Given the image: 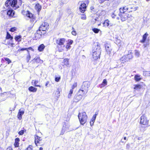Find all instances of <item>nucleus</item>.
<instances>
[{"mask_svg": "<svg viewBox=\"0 0 150 150\" xmlns=\"http://www.w3.org/2000/svg\"><path fill=\"white\" fill-rule=\"evenodd\" d=\"M49 25L47 22H44L39 27L38 29V38H40L42 35L46 33L45 30L49 28Z\"/></svg>", "mask_w": 150, "mask_h": 150, "instance_id": "nucleus-1", "label": "nucleus"}, {"mask_svg": "<svg viewBox=\"0 0 150 150\" xmlns=\"http://www.w3.org/2000/svg\"><path fill=\"white\" fill-rule=\"evenodd\" d=\"M90 85L89 81H85L83 82L81 88L79 90V92H82L83 93H86L88 90V88Z\"/></svg>", "mask_w": 150, "mask_h": 150, "instance_id": "nucleus-2", "label": "nucleus"}, {"mask_svg": "<svg viewBox=\"0 0 150 150\" xmlns=\"http://www.w3.org/2000/svg\"><path fill=\"white\" fill-rule=\"evenodd\" d=\"M78 117L81 125H83L86 122L87 116L85 112L79 113L78 115Z\"/></svg>", "mask_w": 150, "mask_h": 150, "instance_id": "nucleus-3", "label": "nucleus"}, {"mask_svg": "<svg viewBox=\"0 0 150 150\" xmlns=\"http://www.w3.org/2000/svg\"><path fill=\"white\" fill-rule=\"evenodd\" d=\"M17 3V0H13L12 1L11 0H8L6 1L5 5L6 7H8L9 5H11L12 7H15L14 9H16L19 7V6H17V7L16 6Z\"/></svg>", "mask_w": 150, "mask_h": 150, "instance_id": "nucleus-4", "label": "nucleus"}, {"mask_svg": "<svg viewBox=\"0 0 150 150\" xmlns=\"http://www.w3.org/2000/svg\"><path fill=\"white\" fill-rule=\"evenodd\" d=\"M69 125L68 122H67V123L64 122L63 125L62 130L60 134V135H63L66 131H67V132L69 131Z\"/></svg>", "mask_w": 150, "mask_h": 150, "instance_id": "nucleus-5", "label": "nucleus"}, {"mask_svg": "<svg viewBox=\"0 0 150 150\" xmlns=\"http://www.w3.org/2000/svg\"><path fill=\"white\" fill-rule=\"evenodd\" d=\"M84 94V93H83L82 92L80 93L79 91L78 93L74 96V101L75 102H78L82 99Z\"/></svg>", "mask_w": 150, "mask_h": 150, "instance_id": "nucleus-6", "label": "nucleus"}, {"mask_svg": "<svg viewBox=\"0 0 150 150\" xmlns=\"http://www.w3.org/2000/svg\"><path fill=\"white\" fill-rule=\"evenodd\" d=\"M148 123V121L146 119V117L145 115H143L141 117L140 123L144 125L147 124Z\"/></svg>", "mask_w": 150, "mask_h": 150, "instance_id": "nucleus-7", "label": "nucleus"}, {"mask_svg": "<svg viewBox=\"0 0 150 150\" xmlns=\"http://www.w3.org/2000/svg\"><path fill=\"white\" fill-rule=\"evenodd\" d=\"M93 50V51H95V52L97 53V51H100V54L101 50L99 46V44L98 43H96L95 44Z\"/></svg>", "mask_w": 150, "mask_h": 150, "instance_id": "nucleus-8", "label": "nucleus"}, {"mask_svg": "<svg viewBox=\"0 0 150 150\" xmlns=\"http://www.w3.org/2000/svg\"><path fill=\"white\" fill-rule=\"evenodd\" d=\"M86 4L84 3H81L79 8L80 11L82 13H84L86 10Z\"/></svg>", "mask_w": 150, "mask_h": 150, "instance_id": "nucleus-9", "label": "nucleus"}, {"mask_svg": "<svg viewBox=\"0 0 150 150\" xmlns=\"http://www.w3.org/2000/svg\"><path fill=\"white\" fill-rule=\"evenodd\" d=\"M65 41V40L64 38H58L56 40V42L57 45L61 46L64 45Z\"/></svg>", "mask_w": 150, "mask_h": 150, "instance_id": "nucleus-10", "label": "nucleus"}, {"mask_svg": "<svg viewBox=\"0 0 150 150\" xmlns=\"http://www.w3.org/2000/svg\"><path fill=\"white\" fill-rule=\"evenodd\" d=\"M93 57L94 60H96L100 57V51H97V53L95 52V51H93Z\"/></svg>", "mask_w": 150, "mask_h": 150, "instance_id": "nucleus-11", "label": "nucleus"}, {"mask_svg": "<svg viewBox=\"0 0 150 150\" xmlns=\"http://www.w3.org/2000/svg\"><path fill=\"white\" fill-rule=\"evenodd\" d=\"M119 15L120 16L121 20L122 21H125L127 18L128 16L127 14L123 13L121 15V14L119 13Z\"/></svg>", "mask_w": 150, "mask_h": 150, "instance_id": "nucleus-12", "label": "nucleus"}, {"mask_svg": "<svg viewBox=\"0 0 150 150\" xmlns=\"http://www.w3.org/2000/svg\"><path fill=\"white\" fill-rule=\"evenodd\" d=\"M105 47L108 54H110L112 51V49L111 48L110 45L108 44H106L105 45Z\"/></svg>", "mask_w": 150, "mask_h": 150, "instance_id": "nucleus-13", "label": "nucleus"}, {"mask_svg": "<svg viewBox=\"0 0 150 150\" xmlns=\"http://www.w3.org/2000/svg\"><path fill=\"white\" fill-rule=\"evenodd\" d=\"M129 53L125 55L128 61L129 59H132L133 57V53L131 52V51H129L128 52Z\"/></svg>", "mask_w": 150, "mask_h": 150, "instance_id": "nucleus-14", "label": "nucleus"}, {"mask_svg": "<svg viewBox=\"0 0 150 150\" xmlns=\"http://www.w3.org/2000/svg\"><path fill=\"white\" fill-rule=\"evenodd\" d=\"M148 35V34L146 33L142 37V39L140 41V42L142 43H144L146 41L147 37Z\"/></svg>", "mask_w": 150, "mask_h": 150, "instance_id": "nucleus-15", "label": "nucleus"}, {"mask_svg": "<svg viewBox=\"0 0 150 150\" xmlns=\"http://www.w3.org/2000/svg\"><path fill=\"white\" fill-rule=\"evenodd\" d=\"M24 113V111L23 110L21 109L19 110V111L18 113L17 116L19 120H20L21 119L22 115Z\"/></svg>", "mask_w": 150, "mask_h": 150, "instance_id": "nucleus-16", "label": "nucleus"}, {"mask_svg": "<svg viewBox=\"0 0 150 150\" xmlns=\"http://www.w3.org/2000/svg\"><path fill=\"white\" fill-rule=\"evenodd\" d=\"M97 115V114H95L93 116V117L90 122V125L91 126L93 125V124L96 120Z\"/></svg>", "mask_w": 150, "mask_h": 150, "instance_id": "nucleus-17", "label": "nucleus"}, {"mask_svg": "<svg viewBox=\"0 0 150 150\" xmlns=\"http://www.w3.org/2000/svg\"><path fill=\"white\" fill-rule=\"evenodd\" d=\"M107 84V80L106 79H104L103 80L102 83L100 85L99 87L100 88H102L103 87H105Z\"/></svg>", "mask_w": 150, "mask_h": 150, "instance_id": "nucleus-18", "label": "nucleus"}, {"mask_svg": "<svg viewBox=\"0 0 150 150\" xmlns=\"http://www.w3.org/2000/svg\"><path fill=\"white\" fill-rule=\"evenodd\" d=\"M7 14L10 16H13L14 14V12L13 10H9L8 11Z\"/></svg>", "mask_w": 150, "mask_h": 150, "instance_id": "nucleus-19", "label": "nucleus"}, {"mask_svg": "<svg viewBox=\"0 0 150 150\" xmlns=\"http://www.w3.org/2000/svg\"><path fill=\"white\" fill-rule=\"evenodd\" d=\"M45 47V46L43 44H42L40 45L38 47V51L40 52L42 51Z\"/></svg>", "mask_w": 150, "mask_h": 150, "instance_id": "nucleus-20", "label": "nucleus"}, {"mask_svg": "<svg viewBox=\"0 0 150 150\" xmlns=\"http://www.w3.org/2000/svg\"><path fill=\"white\" fill-rule=\"evenodd\" d=\"M125 55L123 56L120 59V61L122 63H124L128 61Z\"/></svg>", "mask_w": 150, "mask_h": 150, "instance_id": "nucleus-21", "label": "nucleus"}, {"mask_svg": "<svg viewBox=\"0 0 150 150\" xmlns=\"http://www.w3.org/2000/svg\"><path fill=\"white\" fill-rule=\"evenodd\" d=\"M28 90L31 92H35L37 90V88H35L34 87L31 86L29 87Z\"/></svg>", "mask_w": 150, "mask_h": 150, "instance_id": "nucleus-22", "label": "nucleus"}, {"mask_svg": "<svg viewBox=\"0 0 150 150\" xmlns=\"http://www.w3.org/2000/svg\"><path fill=\"white\" fill-rule=\"evenodd\" d=\"M26 16L29 18H32L33 17V15L32 13H30L29 11H26Z\"/></svg>", "mask_w": 150, "mask_h": 150, "instance_id": "nucleus-23", "label": "nucleus"}, {"mask_svg": "<svg viewBox=\"0 0 150 150\" xmlns=\"http://www.w3.org/2000/svg\"><path fill=\"white\" fill-rule=\"evenodd\" d=\"M109 21L108 20H105L103 23L105 27H107L110 25V26H111L112 25L109 23Z\"/></svg>", "mask_w": 150, "mask_h": 150, "instance_id": "nucleus-24", "label": "nucleus"}, {"mask_svg": "<svg viewBox=\"0 0 150 150\" xmlns=\"http://www.w3.org/2000/svg\"><path fill=\"white\" fill-rule=\"evenodd\" d=\"M19 141V139L18 138H16L15 139L14 146L15 147H18L19 146L18 142Z\"/></svg>", "mask_w": 150, "mask_h": 150, "instance_id": "nucleus-25", "label": "nucleus"}, {"mask_svg": "<svg viewBox=\"0 0 150 150\" xmlns=\"http://www.w3.org/2000/svg\"><path fill=\"white\" fill-rule=\"evenodd\" d=\"M134 79L136 81H139L141 79L140 76L137 75H136L134 76Z\"/></svg>", "mask_w": 150, "mask_h": 150, "instance_id": "nucleus-26", "label": "nucleus"}, {"mask_svg": "<svg viewBox=\"0 0 150 150\" xmlns=\"http://www.w3.org/2000/svg\"><path fill=\"white\" fill-rule=\"evenodd\" d=\"M21 35H17L15 36V39L16 41H17L18 42H20L21 41Z\"/></svg>", "mask_w": 150, "mask_h": 150, "instance_id": "nucleus-27", "label": "nucleus"}, {"mask_svg": "<svg viewBox=\"0 0 150 150\" xmlns=\"http://www.w3.org/2000/svg\"><path fill=\"white\" fill-rule=\"evenodd\" d=\"M64 64L67 67H68L69 65V59H65L64 60Z\"/></svg>", "mask_w": 150, "mask_h": 150, "instance_id": "nucleus-28", "label": "nucleus"}, {"mask_svg": "<svg viewBox=\"0 0 150 150\" xmlns=\"http://www.w3.org/2000/svg\"><path fill=\"white\" fill-rule=\"evenodd\" d=\"M143 74L145 76H150V71H144Z\"/></svg>", "mask_w": 150, "mask_h": 150, "instance_id": "nucleus-29", "label": "nucleus"}, {"mask_svg": "<svg viewBox=\"0 0 150 150\" xmlns=\"http://www.w3.org/2000/svg\"><path fill=\"white\" fill-rule=\"evenodd\" d=\"M61 89L59 88H58L55 92V95L57 97L60 96V92Z\"/></svg>", "mask_w": 150, "mask_h": 150, "instance_id": "nucleus-30", "label": "nucleus"}, {"mask_svg": "<svg viewBox=\"0 0 150 150\" xmlns=\"http://www.w3.org/2000/svg\"><path fill=\"white\" fill-rule=\"evenodd\" d=\"M115 43L116 44H119L121 42V40L118 39V37H115Z\"/></svg>", "mask_w": 150, "mask_h": 150, "instance_id": "nucleus-31", "label": "nucleus"}, {"mask_svg": "<svg viewBox=\"0 0 150 150\" xmlns=\"http://www.w3.org/2000/svg\"><path fill=\"white\" fill-rule=\"evenodd\" d=\"M93 31L95 33H98L100 31V30L97 28H93L92 29Z\"/></svg>", "mask_w": 150, "mask_h": 150, "instance_id": "nucleus-32", "label": "nucleus"}, {"mask_svg": "<svg viewBox=\"0 0 150 150\" xmlns=\"http://www.w3.org/2000/svg\"><path fill=\"white\" fill-rule=\"evenodd\" d=\"M7 39H11V40L13 39V37L11 35L8 33H7V35L6 36Z\"/></svg>", "mask_w": 150, "mask_h": 150, "instance_id": "nucleus-33", "label": "nucleus"}, {"mask_svg": "<svg viewBox=\"0 0 150 150\" xmlns=\"http://www.w3.org/2000/svg\"><path fill=\"white\" fill-rule=\"evenodd\" d=\"M117 15L116 11H115L114 12L112 13L111 16L112 18H115V17Z\"/></svg>", "mask_w": 150, "mask_h": 150, "instance_id": "nucleus-34", "label": "nucleus"}, {"mask_svg": "<svg viewBox=\"0 0 150 150\" xmlns=\"http://www.w3.org/2000/svg\"><path fill=\"white\" fill-rule=\"evenodd\" d=\"M135 55L137 57H139L140 55L139 52L137 50L135 51Z\"/></svg>", "mask_w": 150, "mask_h": 150, "instance_id": "nucleus-35", "label": "nucleus"}, {"mask_svg": "<svg viewBox=\"0 0 150 150\" xmlns=\"http://www.w3.org/2000/svg\"><path fill=\"white\" fill-rule=\"evenodd\" d=\"M73 90L72 89H71L70 90L69 93L68 95V97L69 98H70L71 97L72 94L73 93Z\"/></svg>", "mask_w": 150, "mask_h": 150, "instance_id": "nucleus-36", "label": "nucleus"}, {"mask_svg": "<svg viewBox=\"0 0 150 150\" xmlns=\"http://www.w3.org/2000/svg\"><path fill=\"white\" fill-rule=\"evenodd\" d=\"M38 83V81H35L34 80L33 81L32 83L33 85H34L36 86H38V85H37V83Z\"/></svg>", "mask_w": 150, "mask_h": 150, "instance_id": "nucleus-37", "label": "nucleus"}, {"mask_svg": "<svg viewBox=\"0 0 150 150\" xmlns=\"http://www.w3.org/2000/svg\"><path fill=\"white\" fill-rule=\"evenodd\" d=\"M141 88V86L139 84L136 85L134 86V89H137L138 88Z\"/></svg>", "mask_w": 150, "mask_h": 150, "instance_id": "nucleus-38", "label": "nucleus"}, {"mask_svg": "<svg viewBox=\"0 0 150 150\" xmlns=\"http://www.w3.org/2000/svg\"><path fill=\"white\" fill-rule=\"evenodd\" d=\"M72 30H73L72 31V34L74 35H76V31L74 30V28L72 27Z\"/></svg>", "mask_w": 150, "mask_h": 150, "instance_id": "nucleus-39", "label": "nucleus"}, {"mask_svg": "<svg viewBox=\"0 0 150 150\" xmlns=\"http://www.w3.org/2000/svg\"><path fill=\"white\" fill-rule=\"evenodd\" d=\"M119 11L120 13H119L121 14V15L122 13H125L124 10H123L122 8H120L119 9Z\"/></svg>", "mask_w": 150, "mask_h": 150, "instance_id": "nucleus-40", "label": "nucleus"}, {"mask_svg": "<svg viewBox=\"0 0 150 150\" xmlns=\"http://www.w3.org/2000/svg\"><path fill=\"white\" fill-rule=\"evenodd\" d=\"M38 136L35 135V143L36 145V146H37V144L38 143Z\"/></svg>", "mask_w": 150, "mask_h": 150, "instance_id": "nucleus-41", "label": "nucleus"}, {"mask_svg": "<svg viewBox=\"0 0 150 150\" xmlns=\"http://www.w3.org/2000/svg\"><path fill=\"white\" fill-rule=\"evenodd\" d=\"M122 8L124 10V12H125L127 11L129 9V7H128L127 6H125L124 7H123Z\"/></svg>", "mask_w": 150, "mask_h": 150, "instance_id": "nucleus-42", "label": "nucleus"}, {"mask_svg": "<svg viewBox=\"0 0 150 150\" xmlns=\"http://www.w3.org/2000/svg\"><path fill=\"white\" fill-rule=\"evenodd\" d=\"M30 54H28L27 55V57L26 59L27 60V62H28L29 60H30Z\"/></svg>", "mask_w": 150, "mask_h": 150, "instance_id": "nucleus-43", "label": "nucleus"}, {"mask_svg": "<svg viewBox=\"0 0 150 150\" xmlns=\"http://www.w3.org/2000/svg\"><path fill=\"white\" fill-rule=\"evenodd\" d=\"M42 8V7L41 5L38 4V15L39 14V12L40 11Z\"/></svg>", "mask_w": 150, "mask_h": 150, "instance_id": "nucleus-44", "label": "nucleus"}, {"mask_svg": "<svg viewBox=\"0 0 150 150\" xmlns=\"http://www.w3.org/2000/svg\"><path fill=\"white\" fill-rule=\"evenodd\" d=\"M25 50H27V51L28 52H29V51H28V49L27 48H21L20 49H19L18 50V51H23Z\"/></svg>", "mask_w": 150, "mask_h": 150, "instance_id": "nucleus-45", "label": "nucleus"}, {"mask_svg": "<svg viewBox=\"0 0 150 150\" xmlns=\"http://www.w3.org/2000/svg\"><path fill=\"white\" fill-rule=\"evenodd\" d=\"M5 59L6 61H7V62H8V64H9L11 62V61L10 60V59H9L8 58H5Z\"/></svg>", "mask_w": 150, "mask_h": 150, "instance_id": "nucleus-46", "label": "nucleus"}, {"mask_svg": "<svg viewBox=\"0 0 150 150\" xmlns=\"http://www.w3.org/2000/svg\"><path fill=\"white\" fill-rule=\"evenodd\" d=\"M60 79V77H55V80L56 81L58 82L59 81Z\"/></svg>", "mask_w": 150, "mask_h": 150, "instance_id": "nucleus-47", "label": "nucleus"}, {"mask_svg": "<svg viewBox=\"0 0 150 150\" xmlns=\"http://www.w3.org/2000/svg\"><path fill=\"white\" fill-rule=\"evenodd\" d=\"M41 140H42V139L41 138V137L38 136V145L39 144L40 145H42L43 144H40L39 142V141H41Z\"/></svg>", "mask_w": 150, "mask_h": 150, "instance_id": "nucleus-48", "label": "nucleus"}, {"mask_svg": "<svg viewBox=\"0 0 150 150\" xmlns=\"http://www.w3.org/2000/svg\"><path fill=\"white\" fill-rule=\"evenodd\" d=\"M16 29V28L15 27H13L11 28L10 30V31L11 32H13Z\"/></svg>", "mask_w": 150, "mask_h": 150, "instance_id": "nucleus-49", "label": "nucleus"}, {"mask_svg": "<svg viewBox=\"0 0 150 150\" xmlns=\"http://www.w3.org/2000/svg\"><path fill=\"white\" fill-rule=\"evenodd\" d=\"M68 42L67 43L70 45H71L73 43V41L72 40H68Z\"/></svg>", "mask_w": 150, "mask_h": 150, "instance_id": "nucleus-50", "label": "nucleus"}, {"mask_svg": "<svg viewBox=\"0 0 150 150\" xmlns=\"http://www.w3.org/2000/svg\"><path fill=\"white\" fill-rule=\"evenodd\" d=\"M71 47L70 45L69 44L67 43V45L66 46V48L67 49H70Z\"/></svg>", "mask_w": 150, "mask_h": 150, "instance_id": "nucleus-51", "label": "nucleus"}, {"mask_svg": "<svg viewBox=\"0 0 150 150\" xmlns=\"http://www.w3.org/2000/svg\"><path fill=\"white\" fill-rule=\"evenodd\" d=\"M24 134V131L23 130H21L18 132V134L20 135H22Z\"/></svg>", "mask_w": 150, "mask_h": 150, "instance_id": "nucleus-52", "label": "nucleus"}, {"mask_svg": "<svg viewBox=\"0 0 150 150\" xmlns=\"http://www.w3.org/2000/svg\"><path fill=\"white\" fill-rule=\"evenodd\" d=\"M77 86V84L76 83H75L72 86V89H73L75 87H76Z\"/></svg>", "mask_w": 150, "mask_h": 150, "instance_id": "nucleus-53", "label": "nucleus"}, {"mask_svg": "<svg viewBox=\"0 0 150 150\" xmlns=\"http://www.w3.org/2000/svg\"><path fill=\"white\" fill-rule=\"evenodd\" d=\"M32 146H29V147H28L25 150H32Z\"/></svg>", "mask_w": 150, "mask_h": 150, "instance_id": "nucleus-54", "label": "nucleus"}, {"mask_svg": "<svg viewBox=\"0 0 150 150\" xmlns=\"http://www.w3.org/2000/svg\"><path fill=\"white\" fill-rule=\"evenodd\" d=\"M17 3L18 2V4L20 5H21L22 4V0H17Z\"/></svg>", "mask_w": 150, "mask_h": 150, "instance_id": "nucleus-55", "label": "nucleus"}, {"mask_svg": "<svg viewBox=\"0 0 150 150\" xmlns=\"http://www.w3.org/2000/svg\"><path fill=\"white\" fill-rule=\"evenodd\" d=\"M81 18L83 20H86V17L85 16H83L81 17Z\"/></svg>", "mask_w": 150, "mask_h": 150, "instance_id": "nucleus-56", "label": "nucleus"}, {"mask_svg": "<svg viewBox=\"0 0 150 150\" xmlns=\"http://www.w3.org/2000/svg\"><path fill=\"white\" fill-rule=\"evenodd\" d=\"M38 62H40V63H43V61L40 59L38 57Z\"/></svg>", "mask_w": 150, "mask_h": 150, "instance_id": "nucleus-57", "label": "nucleus"}, {"mask_svg": "<svg viewBox=\"0 0 150 150\" xmlns=\"http://www.w3.org/2000/svg\"><path fill=\"white\" fill-rule=\"evenodd\" d=\"M138 7L137 6V7H134V8H133V10L134 11H136L137 10V9H138Z\"/></svg>", "mask_w": 150, "mask_h": 150, "instance_id": "nucleus-58", "label": "nucleus"}, {"mask_svg": "<svg viewBox=\"0 0 150 150\" xmlns=\"http://www.w3.org/2000/svg\"><path fill=\"white\" fill-rule=\"evenodd\" d=\"M148 45V44L147 43H146V44H144V45H143V46H144V48H145V47H146L147 46V45Z\"/></svg>", "mask_w": 150, "mask_h": 150, "instance_id": "nucleus-59", "label": "nucleus"}, {"mask_svg": "<svg viewBox=\"0 0 150 150\" xmlns=\"http://www.w3.org/2000/svg\"><path fill=\"white\" fill-rule=\"evenodd\" d=\"M6 150H12V149L11 147H10L7 148Z\"/></svg>", "mask_w": 150, "mask_h": 150, "instance_id": "nucleus-60", "label": "nucleus"}, {"mask_svg": "<svg viewBox=\"0 0 150 150\" xmlns=\"http://www.w3.org/2000/svg\"><path fill=\"white\" fill-rule=\"evenodd\" d=\"M14 44L13 43H11V47H13Z\"/></svg>", "mask_w": 150, "mask_h": 150, "instance_id": "nucleus-61", "label": "nucleus"}, {"mask_svg": "<svg viewBox=\"0 0 150 150\" xmlns=\"http://www.w3.org/2000/svg\"><path fill=\"white\" fill-rule=\"evenodd\" d=\"M128 7H129V9L130 8V9H132L133 8V7H131V6H129Z\"/></svg>", "mask_w": 150, "mask_h": 150, "instance_id": "nucleus-62", "label": "nucleus"}, {"mask_svg": "<svg viewBox=\"0 0 150 150\" xmlns=\"http://www.w3.org/2000/svg\"><path fill=\"white\" fill-rule=\"evenodd\" d=\"M27 49H28H28H29L30 50H33V49L32 48H31V47H29Z\"/></svg>", "mask_w": 150, "mask_h": 150, "instance_id": "nucleus-63", "label": "nucleus"}, {"mask_svg": "<svg viewBox=\"0 0 150 150\" xmlns=\"http://www.w3.org/2000/svg\"><path fill=\"white\" fill-rule=\"evenodd\" d=\"M35 8L37 9L38 8V5L37 4H36L35 6Z\"/></svg>", "mask_w": 150, "mask_h": 150, "instance_id": "nucleus-64", "label": "nucleus"}]
</instances>
